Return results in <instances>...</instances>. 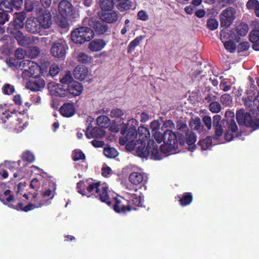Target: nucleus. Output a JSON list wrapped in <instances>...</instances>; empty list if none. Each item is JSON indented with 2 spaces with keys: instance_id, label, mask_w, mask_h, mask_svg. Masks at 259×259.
<instances>
[{
  "instance_id": "obj_1",
  "label": "nucleus",
  "mask_w": 259,
  "mask_h": 259,
  "mask_svg": "<svg viewBox=\"0 0 259 259\" xmlns=\"http://www.w3.org/2000/svg\"><path fill=\"white\" fill-rule=\"evenodd\" d=\"M139 139L136 140L139 146L137 147V154L138 156L147 158L151 156L154 160H160L162 159V155L160 151L157 144L153 140L148 141V145L145 148V141L149 138L150 134L148 129L143 126L138 128Z\"/></svg>"
},
{
  "instance_id": "obj_2",
  "label": "nucleus",
  "mask_w": 259,
  "mask_h": 259,
  "mask_svg": "<svg viewBox=\"0 0 259 259\" xmlns=\"http://www.w3.org/2000/svg\"><path fill=\"white\" fill-rule=\"evenodd\" d=\"M91 195L98 198L102 202L110 205L112 203V199L110 197L108 192V186L106 183L101 184L100 182L91 183L87 186L84 182L80 181L77 184L78 192L82 195H87L85 189Z\"/></svg>"
},
{
  "instance_id": "obj_3",
  "label": "nucleus",
  "mask_w": 259,
  "mask_h": 259,
  "mask_svg": "<svg viewBox=\"0 0 259 259\" xmlns=\"http://www.w3.org/2000/svg\"><path fill=\"white\" fill-rule=\"evenodd\" d=\"M154 139L158 143L162 141L164 144L160 147V152L163 157V154H172L177 152L178 143L177 141L176 134L171 130H166L163 135L160 132L156 131L153 133Z\"/></svg>"
},
{
  "instance_id": "obj_4",
  "label": "nucleus",
  "mask_w": 259,
  "mask_h": 259,
  "mask_svg": "<svg viewBox=\"0 0 259 259\" xmlns=\"http://www.w3.org/2000/svg\"><path fill=\"white\" fill-rule=\"evenodd\" d=\"M46 183L48 188L42 191L40 196L34 195L31 202L23 209V211L27 212L50 203V200L54 197L56 186L54 182L49 181Z\"/></svg>"
},
{
  "instance_id": "obj_5",
  "label": "nucleus",
  "mask_w": 259,
  "mask_h": 259,
  "mask_svg": "<svg viewBox=\"0 0 259 259\" xmlns=\"http://www.w3.org/2000/svg\"><path fill=\"white\" fill-rule=\"evenodd\" d=\"M20 66L24 79L38 77L47 72L46 65L43 64L39 66L37 63L28 60L21 61Z\"/></svg>"
},
{
  "instance_id": "obj_6",
  "label": "nucleus",
  "mask_w": 259,
  "mask_h": 259,
  "mask_svg": "<svg viewBox=\"0 0 259 259\" xmlns=\"http://www.w3.org/2000/svg\"><path fill=\"white\" fill-rule=\"evenodd\" d=\"M12 105L8 104H2L0 105V117L2 122L4 123L9 120L13 119L16 121L14 123L15 125V130L17 133L21 132L24 127L26 126L25 123H22V119L18 117L17 115H15V110L10 111L12 109Z\"/></svg>"
},
{
  "instance_id": "obj_7",
  "label": "nucleus",
  "mask_w": 259,
  "mask_h": 259,
  "mask_svg": "<svg viewBox=\"0 0 259 259\" xmlns=\"http://www.w3.org/2000/svg\"><path fill=\"white\" fill-rule=\"evenodd\" d=\"M20 162H5L4 164L0 165V176L4 179L8 178L9 175H13L14 178H18L19 179L26 177L25 172L26 168H24L23 170L18 169L17 167L20 165Z\"/></svg>"
},
{
  "instance_id": "obj_8",
  "label": "nucleus",
  "mask_w": 259,
  "mask_h": 259,
  "mask_svg": "<svg viewBox=\"0 0 259 259\" xmlns=\"http://www.w3.org/2000/svg\"><path fill=\"white\" fill-rule=\"evenodd\" d=\"M94 32L88 27L82 26L72 31L71 37L72 41L76 44H82L91 40L94 37Z\"/></svg>"
},
{
  "instance_id": "obj_9",
  "label": "nucleus",
  "mask_w": 259,
  "mask_h": 259,
  "mask_svg": "<svg viewBox=\"0 0 259 259\" xmlns=\"http://www.w3.org/2000/svg\"><path fill=\"white\" fill-rule=\"evenodd\" d=\"M138 134L136 129L129 128L126 130V133L120 138L119 142L121 145H126V149L132 151L134 149L137 151V147L139 146V143L136 142Z\"/></svg>"
},
{
  "instance_id": "obj_10",
  "label": "nucleus",
  "mask_w": 259,
  "mask_h": 259,
  "mask_svg": "<svg viewBox=\"0 0 259 259\" xmlns=\"http://www.w3.org/2000/svg\"><path fill=\"white\" fill-rule=\"evenodd\" d=\"M236 119L239 124L245 125L247 127H251L253 130L259 127V119L252 117L250 113H245L243 109L237 112Z\"/></svg>"
},
{
  "instance_id": "obj_11",
  "label": "nucleus",
  "mask_w": 259,
  "mask_h": 259,
  "mask_svg": "<svg viewBox=\"0 0 259 259\" xmlns=\"http://www.w3.org/2000/svg\"><path fill=\"white\" fill-rule=\"evenodd\" d=\"M236 10L232 7L224 10L220 14L221 26L227 28L230 26L235 19Z\"/></svg>"
},
{
  "instance_id": "obj_12",
  "label": "nucleus",
  "mask_w": 259,
  "mask_h": 259,
  "mask_svg": "<svg viewBox=\"0 0 259 259\" xmlns=\"http://www.w3.org/2000/svg\"><path fill=\"white\" fill-rule=\"evenodd\" d=\"M67 49L66 41L63 39H60L53 44L51 53L54 57L61 58L65 56Z\"/></svg>"
},
{
  "instance_id": "obj_13",
  "label": "nucleus",
  "mask_w": 259,
  "mask_h": 259,
  "mask_svg": "<svg viewBox=\"0 0 259 259\" xmlns=\"http://www.w3.org/2000/svg\"><path fill=\"white\" fill-rule=\"evenodd\" d=\"M37 22L39 23L40 27L47 29L52 25V15L48 10H41L38 12Z\"/></svg>"
},
{
  "instance_id": "obj_14",
  "label": "nucleus",
  "mask_w": 259,
  "mask_h": 259,
  "mask_svg": "<svg viewBox=\"0 0 259 259\" xmlns=\"http://www.w3.org/2000/svg\"><path fill=\"white\" fill-rule=\"evenodd\" d=\"M248 30V25L245 23H241L231 32L230 37L236 42H238L241 37L247 34Z\"/></svg>"
},
{
  "instance_id": "obj_15",
  "label": "nucleus",
  "mask_w": 259,
  "mask_h": 259,
  "mask_svg": "<svg viewBox=\"0 0 259 259\" xmlns=\"http://www.w3.org/2000/svg\"><path fill=\"white\" fill-rule=\"evenodd\" d=\"M83 23H88L89 26L93 27L99 34L104 33L107 30V26L103 22H99L95 18H86Z\"/></svg>"
},
{
  "instance_id": "obj_16",
  "label": "nucleus",
  "mask_w": 259,
  "mask_h": 259,
  "mask_svg": "<svg viewBox=\"0 0 259 259\" xmlns=\"http://www.w3.org/2000/svg\"><path fill=\"white\" fill-rule=\"evenodd\" d=\"M7 30L13 34L20 46H26L31 44L33 41L30 37L24 35L21 31L18 30H12L10 27H8Z\"/></svg>"
},
{
  "instance_id": "obj_17",
  "label": "nucleus",
  "mask_w": 259,
  "mask_h": 259,
  "mask_svg": "<svg viewBox=\"0 0 259 259\" xmlns=\"http://www.w3.org/2000/svg\"><path fill=\"white\" fill-rule=\"evenodd\" d=\"M58 9L62 17H70L73 14V6L68 1H61L59 4Z\"/></svg>"
},
{
  "instance_id": "obj_18",
  "label": "nucleus",
  "mask_w": 259,
  "mask_h": 259,
  "mask_svg": "<svg viewBox=\"0 0 259 259\" xmlns=\"http://www.w3.org/2000/svg\"><path fill=\"white\" fill-rule=\"evenodd\" d=\"M48 89L52 96L60 97L67 96V92L65 91V87L63 85L52 82L49 83Z\"/></svg>"
},
{
  "instance_id": "obj_19",
  "label": "nucleus",
  "mask_w": 259,
  "mask_h": 259,
  "mask_svg": "<svg viewBox=\"0 0 259 259\" xmlns=\"http://www.w3.org/2000/svg\"><path fill=\"white\" fill-rule=\"evenodd\" d=\"M83 87L82 84L74 80L67 85V88H65V91L67 92L66 97L69 98L71 95L73 96H79L81 93Z\"/></svg>"
},
{
  "instance_id": "obj_20",
  "label": "nucleus",
  "mask_w": 259,
  "mask_h": 259,
  "mask_svg": "<svg viewBox=\"0 0 259 259\" xmlns=\"http://www.w3.org/2000/svg\"><path fill=\"white\" fill-rule=\"evenodd\" d=\"M228 126L225 134V138L228 142L232 141L235 137H238V127L234 120L228 121Z\"/></svg>"
},
{
  "instance_id": "obj_21",
  "label": "nucleus",
  "mask_w": 259,
  "mask_h": 259,
  "mask_svg": "<svg viewBox=\"0 0 259 259\" xmlns=\"http://www.w3.org/2000/svg\"><path fill=\"white\" fill-rule=\"evenodd\" d=\"M114 201V204L113 206L114 210L117 212H124L126 211H130L133 209V208L130 206V205L127 206L123 204L124 199L122 197H119L117 198H113ZM136 210V208H133Z\"/></svg>"
},
{
  "instance_id": "obj_22",
  "label": "nucleus",
  "mask_w": 259,
  "mask_h": 259,
  "mask_svg": "<svg viewBox=\"0 0 259 259\" xmlns=\"http://www.w3.org/2000/svg\"><path fill=\"white\" fill-rule=\"evenodd\" d=\"M106 46V42L103 39H95L91 41L88 45L89 49L93 52H97L103 50Z\"/></svg>"
},
{
  "instance_id": "obj_23",
  "label": "nucleus",
  "mask_w": 259,
  "mask_h": 259,
  "mask_svg": "<svg viewBox=\"0 0 259 259\" xmlns=\"http://www.w3.org/2000/svg\"><path fill=\"white\" fill-rule=\"evenodd\" d=\"M128 180L133 185H138L147 181V176L142 172H133L130 175Z\"/></svg>"
},
{
  "instance_id": "obj_24",
  "label": "nucleus",
  "mask_w": 259,
  "mask_h": 259,
  "mask_svg": "<svg viewBox=\"0 0 259 259\" xmlns=\"http://www.w3.org/2000/svg\"><path fill=\"white\" fill-rule=\"evenodd\" d=\"M75 77L80 80H83L90 75L88 69L82 65H78L74 70Z\"/></svg>"
},
{
  "instance_id": "obj_25",
  "label": "nucleus",
  "mask_w": 259,
  "mask_h": 259,
  "mask_svg": "<svg viewBox=\"0 0 259 259\" xmlns=\"http://www.w3.org/2000/svg\"><path fill=\"white\" fill-rule=\"evenodd\" d=\"M30 81L27 84L28 89L32 91H38L43 88L45 85V82L44 79L40 78L39 77L32 78Z\"/></svg>"
},
{
  "instance_id": "obj_26",
  "label": "nucleus",
  "mask_w": 259,
  "mask_h": 259,
  "mask_svg": "<svg viewBox=\"0 0 259 259\" xmlns=\"http://www.w3.org/2000/svg\"><path fill=\"white\" fill-rule=\"evenodd\" d=\"M105 132L102 129L97 127L91 128L90 126H88L85 135L88 139L92 138H101L105 136Z\"/></svg>"
},
{
  "instance_id": "obj_27",
  "label": "nucleus",
  "mask_w": 259,
  "mask_h": 259,
  "mask_svg": "<svg viewBox=\"0 0 259 259\" xmlns=\"http://www.w3.org/2000/svg\"><path fill=\"white\" fill-rule=\"evenodd\" d=\"M60 113L64 117H70L75 114V108L73 103H65L60 108Z\"/></svg>"
},
{
  "instance_id": "obj_28",
  "label": "nucleus",
  "mask_w": 259,
  "mask_h": 259,
  "mask_svg": "<svg viewBox=\"0 0 259 259\" xmlns=\"http://www.w3.org/2000/svg\"><path fill=\"white\" fill-rule=\"evenodd\" d=\"M101 19L107 23H113L116 22L118 18V14L115 11L103 12L100 15Z\"/></svg>"
},
{
  "instance_id": "obj_29",
  "label": "nucleus",
  "mask_w": 259,
  "mask_h": 259,
  "mask_svg": "<svg viewBox=\"0 0 259 259\" xmlns=\"http://www.w3.org/2000/svg\"><path fill=\"white\" fill-rule=\"evenodd\" d=\"M35 18L30 17L26 22V28L27 30L33 33L39 32L40 26L37 23Z\"/></svg>"
},
{
  "instance_id": "obj_30",
  "label": "nucleus",
  "mask_w": 259,
  "mask_h": 259,
  "mask_svg": "<svg viewBox=\"0 0 259 259\" xmlns=\"http://www.w3.org/2000/svg\"><path fill=\"white\" fill-rule=\"evenodd\" d=\"M127 201L130 204H133L136 206H140L143 204V197L141 196H137L135 194H129L126 196Z\"/></svg>"
},
{
  "instance_id": "obj_31",
  "label": "nucleus",
  "mask_w": 259,
  "mask_h": 259,
  "mask_svg": "<svg viewBox=\"0 0 259 259\" xmlns=\"http://www.w3.org/2000/svg\"><path fill=\"white\" fill-rule=\"evenodd\" d=\"M114 4L121 12H123L131 8L132 5L129 0H114Z\"/></svg>"
},
{
  "instance_id": "obj_32",
  "label": "nucleus",
  "mask_w": 259,
  "mask_h": 259,
  "mask_svg": "<svg viewBox=\"0 0 259 259\" xmlns=\"http://www.w3.org/2000/svg\"><path fill=\"white\" fill-rule=\"evenodd\" d=\"M249 40L253 44L252 48L259 51V32L251 30L249 33Z\"/></svg>"
},
{
  "instance_id": "obj_33",
  "label": "nucleus",
  "mask_w": 259,
  "mask_h": 259,
  "mask_svg": "<svg viewBox=\"0 0 259 259\" xmlns=\"http://www.w3.org/2000/svg\"><path fill=\"white\" fill-rule=\"evenodd\" d=\"M25 17L22 14H16L15 16L13 26L14 29L13 30H18L19 29L22 28L24 26V20Z\"/></svg>"
},
{
  "instance_id": "obj_34",
  "label": "nucleus",
  "mask_w": 259,
  "mask_h": 259,
  "mask_svg": "<svg viewBox=\"0 0 259 259\" xmlns=\"http://www.w3.org/2000/svg\"><path fill=\"white\" fill-rule=\"evenodd\" d=\"M77 61L83 64H90L93 62V58L84 52H79L77 54Z\"/></svg>"
},
{
  "instance_id": "obj_35",
  "label": "nucleus",
  "mask_w": 259,
  "mask_h": 259,
  "mask_svg": "<svg viewBox=\"0 0 259 259\" xmlns=\"http://www.w3.org/2000/svg\"><path fill=\"white\" fill-rule=\"evenodd\" d=\"M114 0H100L99 5L103 12L111 11L113 8Z\"/></svg>"
},
{
  "instance_id": "obj_36",
  "label": "nucleus",
  "mask_w": 259,
  "mask_h": 259,
  "mask_svg": "<svg viewBox=\"0 0 259 259\" xmlns=\"http://www.w3.org/2000/svg\"><path fill=\"white\" fill-rule=\"evenodd\" d=\"M138 125V121L132 118L128 120V122L126 124H124L123 127L121 130V134L123 135L125 134L126 130H128L129 128H134L136 129V127Z\"/></svg>"
},
{
  "instance_id": "obj_37",
  "label": "nucleus",
  "mask_w": 259,
  "mask_h": 259,
  "mask_svg": "<svg viewBox=\"0 0 259 259\" xmlns=\"http://www.w3.org/2000/svg\"><path fill=\"white\" fill-rule=\"evenodd\" d=\"M189 125L192 130H196L198 132H201L202 126L199 118L196 117L192 119L190 121Z\"/></svg>"
},
{
  "instance_id": "obj_38",
  "label": "nucleus",
  "mask_w": 259,
  "mask_h": 259,
  "mask_svg": "<svg viewBox=\"0 0 259 259\" xmlns=\"http://www.w3.org/2000/svg\"><path fill=\"white\" fill-rule=\"evenodd\" d=\"M104 154L108 158H114L118 155V153L115 148L108 147L104 148Z\"/></svg>"
},
{
  "instance_id": "obj_39",
  "label": "nucleus",
  "mask_w": 259,
  "mask_h": 259,
  "mask_svg": "<svg viewBox=\"0 0 259 259\" xmlns=\"http://www.w3.org/2000/svg\"><path fill=\"white\" fill-rule=\"evenodd\" d=\"M110 120L106 116H100L97 119L98 125L103 128H106L109 125Z\"/></svg>"
},
{
  "instance_id": "obj_40",
  "label": "nucleus",
  "mask_w": 259,
  "mask_h": 259,
  "mask_svg": "<svg viewBox=\"0 0 259 259\" xmlns=\"http://www.w3.org/2000/svg\"><path fill=\"white\" fill-rule=\"evenodd\" d=\"M6 62L9 67L14 70L17 69H20V62H18L15 59L12 58H7L6 60Z\"/></svg>"
},
{
  "instance_id": "obj_41",
  "label": "nucleus",
  "mask_w": 259,
  "mask_h": 259,
  "mask_svg": "<svg viewBox=\"0 0 259 259\" xmlns=\"http://www.w3.org/2000/svg\"><path fill=\"white\" fill-rule=\"evenodd\" d=\"M73 79L70 71L65 72L61 74L60 77V82L63 84H69L71 82H73Z\"/></svg>"
},
{
  "instance_id": "obj_42",
  "label": "nucleus",
  "mask_w": 259,
  "mask_h": 259,
  "mask_svg": "<svg viewBox=\"0 0 259 259\" xmlns=\"http://www.w3.org/2000/svg\"><path fill=\"white\" fill-rule=\"evenodd\" d=\"M26 185L25 183H20L17 187V195L18 197H21V196L28 199L27 194L24 192L25 190Z\"/></svg>"
},
{
  "instance_id": "obj_43",
  "label": "nucleus",
  "mask_w": 259,
  "mask_h": 259,
  "mask_svg": "<svg viewBox=\"0 0 259 259\" xmlns=\"http://www.w3.org/2000/svg\"><path fill=\"white\" fill-rule=\"evenodd\" d=\"M196 141L195 134L191 131L186 133V143L188 145H193Z\"/></svg>"
},
{
  "instance_id": "obj_44",
  "label": "nucleus",
  "mask_w": 259,
  "mask_h": 259,
  "mask_svg": "<svg viewBox=\"0 0 259 259\" xmlns=\"http://www.w3.org/2000/svg\"><path fill=\"white\" fill-rule=\"evenodd\" d=\"M199 143L202 150H204L209 149L212 144L211 138L210 137H207L205 139L200 140Z\"/></svg>"
},
{
  "instance_id": "obj_45",
  "label": "nucleus",
  "mask_w": 259,
  "mask_h": 259,
  "mask_svg": "<svg viewBox=\"0 0 259 259\" xmlns=\"http://www.w3.org/2000/svg\"><path fill=\"white\" fill-rule=\"evenodd\" d=\"M12 3L8 1H4L0 4V10L7 12H10L13 10Z\"/></svg>"
},
{
  "instance_id": "obj_46",
  "label": "nucleus",
  "mask_w": 259,
  "mask_h": 259,
  "mask_svg": "<svg viewBox=\"0 0 259 259\" xmlns=\"http://www.w3.org/2000/svg\"><path fill=\"white\" fill-rule=\"evenodd\" d=\"M4 185L3 184L0 185V200L3 202L4 204H6L5 202V196H8L11 195L10 194L11 191L9 190H4Z\"/></svg>"
},
{
  "instance_id": "obj_47",
  "label": "nucleus",
  "mask_w": 259,
  "mask_h": 259,
  "mask_svg": "<svg viewBox=\"0 0 259 259\" xmlns=\"http://www.w3.org/2000/svg\"><path fill=\"white\" fill-rule=\"evenodd\" d=\"M192 200V196L190 194H185L182 198H180V203L182 206H185L189 204Z\"/></svg>"
},
{
  "instance_id": "obj_48",
  "label": "nucleus",
  "mask_w": 259,
  "mask_h": 259,
  "mask_svg": "<svg viewBox=\"0 0 259 259\" xmlns=\"http://www.w3.org/2000/svg\"><path fill=\"white\" fill-rule=\"evenodd\" d=\"M218 26L219 22L215 19H209L207 21V26L210 30L216 29Z\"/></svg>"
},
{
  "instance_id": "obj_49",
  "label": "nucleus",
  "mask_w": 259,
  "mask_h": 259,
  "mask_svg": "<svg viewBox=\"0 0 259 259\" xmlns=\"http://www.w3.org/2000/svg\"><path fill=\"white\" fill-rule=\"evenodd\" d=\"M209 110L213 113H219L221 110V105L218 102H213L209 104Z\"/></svg>"
},
{
  "instance_id": "obj_50",
  "label": "nucleus",
  "mask_w": 259,
  "mask_h": 259,
  "mask_svg": "<svg viewBox=\"0 0 259 259\" xmlns=\"http://www.w3.org/2000/svg\"><path fill=\"white\" fill-rule=\"evenodd\" d=\"M2 91L5 95H11L14 93L15 90L13 85L8 83L3 86Z\"/></svg>"
},
{
  "instance_id": "obj_51",
  "label": "nucleus",
  "mask_w": 259,
  "mask_h": 259,
  "mask_svg": "<svg viewBox=\"0 0 259 259\" xmlns=\"http://www.w3.org/2000/svg\"><path fill=\"white\" fill-rule=\"evenodd\" d=\"M124 114V112L118 108L113 109L110 112V116L112 118H121Z\"/></svg>"
},
{
  "instance_id": "obj_52",
  "label": "nucleus",
  "mask_w": 259,
  "mask_h": 259,
  "mask_svg": "<svg viewBox=\"0 0 259 259\" xmlns=\"http://www.w3.org/2000/svg\"><path fill=\"white\" fill-rule=\"evenodd\" d=\"M224 46L226 50L231 53H233L236 50V44L232 40H228L224 43Z\"/></svg>"
},
{
  "instance_id": "obj_53",
  "label": "nucleus",
  "mask_w": 259,
  "mask_h": 259,
  "mask_svg": "<svg viewBox=\"0 0 259 259\" xmlns=\"http://www.w3.org/2000/svg\"><path fill=\"white\" fill-rule=\"evenodd\" d=\"M69 17H62V18H60L58 20V24L59 26L63 28L68 29L69 28V22H68V18Z\"/></svg>"
},
{
  "instance_id": "obj_54",
  "label": "nucleus",
  "mask_w": 259,
  "mask_h": 259,
  "mask_svg": "<svg viewBox=\"0 0 259 259\" xmlns=\"http://www.w3.org/2000/svg\"><path fill=\"white\" fill-rule=\"evenodd\" d=\"M259 5V1L257 0H249L246 4V7L248 10H254Z\"/></svg>"
},
{
  "instance_id": "obj_55",
  "label": "nucleus",
  "mask_w": 259,
  "mask_h": 259,
  "mask_svg": "<svg viewBox=\"0 0 259 259\" xmlns=\"http://www.w3.org/2000/svg\"><path fill=\"white\" fill-rule=\"evenodd\" d=\"M22 158L24 160L29 162H32L34 160L33 154L29 151L24 152L22 155Z\"/></svg>"
},
{
  "instance_id": "obj_56",
  "label": "nucleus",
  "mask_w": 259,
  "mask_h": 259,
  "mask_svg": "<svg viewBox=\"0 0 259 259\" xmlns=\"http://www.w3.org/2000/svg\"><path fill=\"white\" fill-rule=\"evenodd\" d=\"M85 155L80 150H75L74 151L73 159L74 160L76 161L80 159H84Z\"/></svg>"
},
{
  "instance_id": "obj_57",
  "label": "nucleus",
  "mask_w": 259,
  "mask_h": 259,
  "mask_svg": "<svg viewBox=\"0 0 259 259\" xmlns=\"http://www.w3.org/2000/svg\"><path fill=\"white\" fill-rule=\"evenodd\" d=\"M221 101L225 105H229L231 103V98L229 94H225L221 97Z\"/></svg>"
},
{
  "instance_id": "obj_58",
  "label": "nucleus",
  "mask_w": 259,
  "mask_h": 259,
  "mask_svg": "<svg viewBox=\"0 0 259 259\" xmlns=\"http://www.w3.org/2000/svg\"><path fill=\"white\" fill-rule=\"evenodd\" d=\"M202 120L205 125L207 127V130H210L212 125L211 117L209 116H204L203 117Z\"/></svg>"
},
{
  "instance_id": "obj_59",
  "label": "nucleus",
  "mask_w": 259,
  "mask_h": 259,
  "mask_svg": "<svg viewBox=\"0 0 259 259\" xmlns=\"http://www.w3.org/2000/svg\"><path fill=\"white\" fill-rule=\"evenodd\" d=\"M26 55L25 51L22 49H18L15 52V56L18 59H22Z\"/></svg>"
},
{
  "instance_id": "obj_60",
  "label": "nucleus",
  "mask_w": 259,
  "mask_h": 259,
  "mask_svg": "<svg viewBox=\"0 0 259 259\" xmlns=\"http://www.w3.org/2000/svg\"><path fill=\"white\" fill-rule=\"evenodd\" d=\"M249 47V44L247 41H244L240 43L238 46L237 49L238 52H242L248 50Z\"/></svg>"
},
{
  "instance_id": "obj_61",
  "label": "nucleus",
  "mask_w": 259,
  "mask_h": 259,
  "mask_svg": "<svg viewBox=\"0 0 259 259\" xmlns=\"http://www.w3.org/2000/svg\"><path fill=\"white\" fill-rule=\"evenodd\" d=\"M60 71L59 66L56 64H53L50 68V73L51 76H55Z\"/></svg>"
},
{
  "instance_id": "obj_62",
  "label": "nucleus",
  "mask_w": 259,
  "mask_h": 259,
  "mask_svg": "<svg viewBox=\"0 0 259 259\" xmlns=\"http://www.w3.org/2000/svg\"><path fill=\"white\" fill-rule=\"evenodd\" d=\"M141 39L138 37L135 38L134 40L132 41L128 46V51H132L136 47L138 46L141 41Z\"/></svg>"
},
{
  "instance_id": "obj_63",
  "label": "nucleus",
  "mask_w": 259,
  "mask_h": 259,
  "mask_svg": "<svg viewBox=\"0 0 259 259\" xmlns=\"http://www.w3.org/2000/svg\"><path fill=\"white\" fill-rule=\"evenodd\" d=\"M40 183L37 179H33L30 182V186L31 188L37 190L40 186Z\"/></svg>"
},
{
  "instance_id": "obj_64",
  "label": "nucleus",
  "mask_w": 259,
  "mask_h": 259,
  "mask_svg": "<svg viewBox=\"0 0 259 259\" xmlns=\"http://www.w3.org/2000/svg\"><path fill=\"white\" fill-rule=\"evenodd\" d=\"M251 26L252 31L259 32V20L257 19L251 21Z\"/></svg>"
}]
</instances>
